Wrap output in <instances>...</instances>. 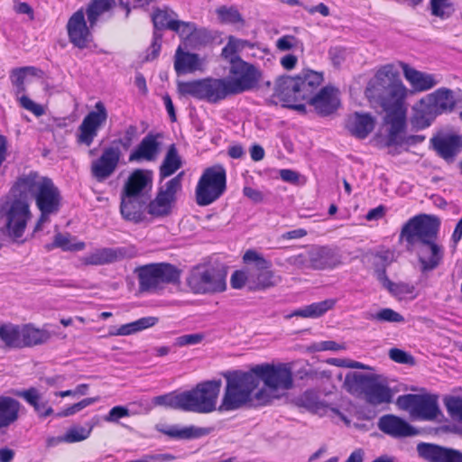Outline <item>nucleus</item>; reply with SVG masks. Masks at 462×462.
Returning a JSON list of instances; mask_svg holds the SVG:
<instances>
[{
    "mask_svg": "<svg viewBox=\"0 0 462 462\" xmlns=\"http://www.w3.org/2000/svg\"><path fill=\"white\" fill-rule=\"evenodd\" d=\"M407 92V88L399 79V73L393 64L382 66L365 89L366 97L377 103L385 112L384 121L390 125L386 139L387 146L402 145L403 143Z\"/></svg>",
    "mask_w": 462,
    "mask_h": 462,
    "instance_id": "1",
    "label": "nucleus"
},
{
    "mask_svg": "<svg viewBox=\"0 0 462 462\" xmlns=\"http://www.w3.org/2000/svg\"><path fill=\"white\" fill-rule=\"evenodd\" d=\"M252 47L253 44L249 41L230 35L221 50L220 56L227 64L226 77L224 79L234 96L256 88L261 81V70L239 55L245 48Z\"/></svg>",
    "mask_w": 462,
    "mask_h": 462,
    "instance_id": "2",
    "label": "nucleus"
},
{
    "mask_svg": "<svg viewBox=\"0 0 462 462\" xmlns=\"http://www.w3.org/2000/svg\"><path fill=\"white\" fill-rule=\"evenodd\" d=\"M323 81V72L304 69L293 77H280L275 83L273 97L282 106L305 114L306 105L319 91Z\"/></svg>",
    "mask_w": 462,
    "mask_h": 462,
    "instance_id": "3",
    "label": "nucleus"
},
{
    "mask_svg": "<svg viewBox=\"0 0 462 462\" xmlns=\"http://www.w3.org/2000/svg\"><path fill=\"white\" fill-rule=\"evenodd\" d=\"M250 370L256 377L257 387L260 382L263 384L254 394L257 405H268L285 396L287 391L293 388V374L289 364L264 363L256 365Z\"/></svg>",
    "mask_w": 462,
    "mask_h": 462,
    "instance_id": "4",
    "label": "nucleus"
},
{
    "mask_svg": "<svg viewBox=\"0 0 462 462\" xmlns=\"http://www.w3.org/2000/svg\"><path fill=\"white\" fill-rule=\"evenodd\" d=\"M10 195L12 202H60V194L51 179L39 175L36 171H30L17 178L12 188Z\"/></svg>",
    "mask_w": 462,
    "mask_h": 462,
    "instance_id": "5",
    "label": "nucleus"
},
{
    "mask_svg": "<svg viewBox=\"0 0 462 462\" xmlns=\"http://www.w3.org/2000/svg\"><path fill=\"white\" fill-rule=\"evenodd\" d=\"M226 385L218 407L219 411H229L255 402L254 391L257 389L256 377L249 372H235L226 375Z\"/></svg>",
    "mask_w": 462,
    "mask_h": 462,
    "instance_id": "6",
    "label": "nucleus"
},
{
    "mask_svg": "<svg viewBox=\"0 0 462 462\" xmlns=\"http://www.w3.org/2000/svg\"><path fill=\"white\" fill-rule=\"evenodd\" d=\"M177 90L181 97H191L212 104L234 96L224 78L208 77L189 81H180L177 84Z\"/></svg>",
    "mask_w": 462,
    "mask_h": 462,
    "instance_id": "7",
    "label": "nucleus"
},
{
    "mask_svg": "<svg viewBox=\"0 0 462 462\" xmlns=\"http://www.w3.org/2000/svg\"><path fill=\"white\" fill-rule=\"evenodd\" d=\"M134 273L136 274L140 292H156L166 284L178 283L180 271L168 263H154L138 266Z\"/></svg>",
    "mask_w": 462,
    "mask_h": 462,
    "instance_id": "8",
    "label": "nucleus"
},
{
    "mask_svg": "<svg viewBox=\"0 0 462 462\" xmlns=\"http://www.w3.org/2000/svg\"><path fill=\"white\" fill-rule=\"evenodd\" d=\"M243 261L249 270V290L263 291L276 286L282 278L273 271V263L254 249L247 250Z\"/></svg>",
    "mask_w": 462,
    "mask_h": 462,
    "instance_id": "9",
    "label": "nucleus"
},
{
    "mask_svg": "<svg viewBox=\"0 0 462 462\" xmlns=\"http://www.w3.org/2000/svg\"><path fill=\"white\" fill-rule=\"evenodd\" d=\"M221 380L206 381L182 393L183 411L208 413L216 410Z\"/></svg>",
    "mask_w": 462,
    "mask_h": 462,
    "instance_id": "10",
    "label": "nucleus"
},
{
    "mask_svg": "<svg viewBox=\"0 0 462 462\" xmlns=\"http://www.w3.org/2000/svg\"><path fill=\"white\" fill-rule=\"evenodd\" d=\"M226 171L220 164L206 168L195 189L196 202H215L226 190Z\"/></svg>",
    "mask_w": 462,
    "mask_h": 462,
    "instance_id": "11",
    "label": "nucleus"
},
{
    "mask_svg": "<svg viewBox=\"0 0 462 462\" xmlns=\"http://www.w3.org/2000/svg\"><path fill=\"white\" fill-rule=\"evenodd\" d=\"M186 282L189 289L195 294H211L226 290L225 275L208 264L193 267L187 276Z\"/></svg>",
    "mask_w": 462,
    "mask_h": 462,
    "instance_id": "12",
    "label": "nucleus"
},
{
    "mask_svg": "<svg viewBox=\"0 0 462 462\" xmlns=\"http://www.w3.org/2000/svg\"><path fill=\"white\" fill-rule=\"evenodd\" d=\"M31 217L29 204H0V225L13 242L23 241Z\"/></svg>",
    "mask_w": 462,
    "mask_h": 462,
    "instance_id": "13",
    "label": "nucleus"
},
{
    "mask_svg": "<svg viewBox=\"0 0 462 462\" xmlns=\"http://www.w3.org/2000/svg\"><path fill=\"white\" fill-rule=\"evenodd\" d=\"M440 221L433 215L420 214L407 221L400 234L410 245L416 242L437 240Z\"/></svg>",
    "mask_w": 462,
    "mask_h": 462,
    "instance_id": "14",
    "label": "nucleus"
},
{
    "mask_svg": "<svg viewBox=\"0 0 462 462\" xmlns=\"http://www.w3.org/2000/svg\"><path fill=\"white\" fill-rule=\"evenodd\" d=\"M107 117L108 114L105 104L102 101H97L94 106V110L87 114L79 126L76 135L77 143L89 147Z\"/></svg>",
    "mask_w": 462,
    "mask_h": 462,
    "instance_id": "15",
    "label": "nucleus"
},
{
    "mask_svg": "<svg viewBox=\"0 0 462 462\" xmlns=\"http://www.w3.org/2000/svg\"><path fill=\"white\" fill-rule=\"evenodd\" d=\"M89 25L85 19L83 8H79L69 18L66 29L69 42L80 50L88 48L93 41Z\"/></svg>",
    "mask_w": 462,
    "mask_h": 462,
    "instance_id": "16",
    "label": "nucleus"
},
{
    "mask_svg": "<svg viewBox=\"0 0 462 462\" xmlns=\"http://www.w3.org/2000/svg\"><path fill=\"white\" fill-rule=\"evenodd\" d=\"M121 155L118 145L105 147L100 157L91 162L90 170L93 177L99 181L110 177L117 168Z\"/></svg>",
    "mask_w": 462,
    "mask_h": 462,
    "instance_id": "17",
    "label": "nucleus"
},
{
    "mask_svg": "<svg viewBox=\"0 0 462 462\" xmlns=\"http://www.w3.org/2000/svg\"><path fill=\"white\" fill-rule=\"evenodd\" d=\"M320 116H328L334 114L340 106L338 90L332 86L320 88L308 103Z\"/></svg>",
    "mask_w": 462,
    "mask_h": 462,
    "instance_id": "18",
    "label": "nucleus"
},
{
    "mask_svg": "<svg viewBox=\"0 0 462 462\" xmlns=\"http://www.w3.org/2000/svg\"><path fill=\"white\" fill-rule=\"evenodd\" d=\"M362 398L367 404L379 407L391 403L393 393L384 378L374 374Z\"/></svg>",
    "mask_w": 462,
    "mask_h": 462,
    "instance_id": "19",
    "label": "nucleus"
},
{
    "mask_svg": "<svg viewBox=\"0 0 462 462\" xmlns=\"http://www.w3.org/2000/svg\"><path fill=\"white\" fill-rule=\"evenodd\" d=\"M417 450L421 457L430 462H462V453L453 448L429 443H420Z\"/></svg>",
    "mask_w": 462,
    "mask_h": 462,
    "instance_id": "20",
    "label": "nucleus"
},
{
    "mask_svg": "<svg viewBox=\"0 0 462 462\" xmlns=\"http://www.w3.org/2000/svg\"><path fill=\"white\" fill-rule=\"evenodd\" d=\"M430 143L439 157L447 162H452L462 150V136L457 134L434 136L430 139Z\"/></svg>",
    "mask_w": 462,
    "mask_h": 462,
    "instance_id": "21",
    "label": "nucleus"
},
{
    "mask_svg": "<svg viewBox=\"0 0 462 462\" xmlns=\"http://www.w3.org/2000/svg\"><path fill=\"white\" fill-rule=\"evenodd\" d=\"M128 256L125 247H103L94 250L81 258L84 265H104L121 261Z\"/></svg>",
    "mask_w": 462,
    "mask_h": 462,
    "instance_id": "22",
    "label": "nucleus"
},
{
    "mask_svg": "<svg viewBox=\"0 0 462 462\" xmlns=\"http://www.w3.org/2000/svg\"><path fill=\"white\" fill-rule=\"evenodd\" d=\"M374 126L375 118L369 113L350 114L345 123L346 129L358 139L366 138L374 131Z\"/></svg>",
    "mask_w": 462,
    "mask_h": 462,
    "instance_id": "23",
    "label": "nucleus"
},
{
    "mask_svg": "<svg viewBox=\"0 0 462 462\" xmlns=\"http://www.w3.org/2000/svg\"><path fill=\"white\" fill-rule=\"evenodd\" d=\"M378 428L383 433L394 438L413 436L416 430L402 419L387 414L382 416L378 420Z\"/></svg>",
    "mask_w": 462,
    "mask_h": 462,
    "instance_id": "24",
    "label": "nucleus"
},
{
    "mask_svg": "<svg viewBox=\"0 0 462 462\" xmlns=\"http://www.w3.org/2000/svg\"><path fill=\"white\" fill-rule=\"evenodd\" d=\"M399 64L402 69L404 78L415 91H427L437 85L433 75L417 70L402 61Z\"/></svg>",
    "mask_w": 462,
    "mask_h": 462,
    "instance_id": "25",
    "label": "nucleus"
},
{
    "mask_svg": "<svg viewBox=\"0 0 462 462\" xmlns=\"http://www.w3.org/2000/svg\"><path fill=\"white\" fill-rule=\"evenodd\" d=\"M158 135L153 134H146L137 147L130 153V162L154 161L160 151Z\"/></svg>",
    "mask_w": 462,
    "mask_h": 462,
    "instance_id": "26",
    "label": "nucleus"
},
{
    "mask_svg": "<svg viewBox=\"0 0 462 462\" xmlns=\"http://www.w3.org/2000/svg\"><path fill=\"white\" fill-rule=\"evenodd\" d=\"M418 255L423 270H432L439 263L442 257L440 246L436 240L419 242Z\"/></svg>",
    "mask_w": 462,
    "mask_h": 462,
    "instance_id": "27",
    "label": "nucleus"
},
{
    "mask_svg": "<svg viewBox=\"0 0 462 462\" xmlns=\"http://www.w3.org/2000/svg\"><path fill=\"white\" fill-rule=\"evenodd\" d=\"M440 413L438 397L431 394H419L413 417L423 420H433Z\"/></svg>",
    "mask_w": 462,
    "mask_h": 462,
    "instance_id": "28",
    "label": "nucleus"
},
{
    "mask_svg": "<svg viewBox=\"0 0 462 462\" xmlns=\"http://www.w3.org/2000/svg\"><path fill=\"white\" fill-rule=\"evenodd\" d=\"M201 60L197 53H191L182 50L179 46L174 55V69L178 75L193 73L201 69Z\"/></svg>",
    "mask_w": 462,
    "mask_h": 462,
    "instance_id": "29",
    "label": "nucleus"
},
{
    "mask_svg": "<svg viewBox=\"0 0 462 462\" xmlns=\"http://www.w3.org/2000/svg\"><path fill=\"white\" fill-rule=\"evenodd\" d=\"M310 269L324 270L338 263L334 252L328 247H314L308 251Z\"/></svg>",
    "mask_w": 462,
    "mask_h": 462,
    "instance_id": "30",
    "label": "nucleus"
},
{
    "mask_svg": "<svg viewBox=\"0 0 462 462\" xmlns=\"http://www.w3.org/2000/svg\"><path fill=\"white\" fill-rule=\"evenodd\" d=\"M373 374L348 372L344 378L342 388L349 394L362 398Z\"/></svg>",
    "mask_w": 462,
    "mask_h": 462,
    "instance_id": "31",
    "label": "nucleus"
},
{
    "mask_svg": "<svg viewBox=\"0 0 462 462\" xmlns=\"http://www.w3.org/2000/svg\"><path fill=\"white\" fill-rule=\"evenodd\" d=\"M427 101L438 114L453 110L456 104L453 91L446 88H440L430 94Z\"/></svg>",
    "mask_w": 462,
    "mask_h": 462,
    "instance_id": "32",
    "label": "nucleus"
},
{
    "mask_svg": "<svg viewBox=\"0 0 462 462\" xmlns=\"http://www.w3.org/2000/svg\"><path fill=\"white\" fill-rule=\"evenodd\" d=\"M21 403L9 396H0V429L7 428L19 418Z\"/></svg>",
    "mask_w": 462,
    "mask_h": 462,
    "instance_id": "33",
    "label": "nucleus"
},
{
    "mask_svg": "<svg viewBox=\"0 0 462 462\" xmlns=\"http://www.w3.org/2000/svg\"><path fill=\"white\" fill-rule=\"evenodd\" d=\"M337 303L336 299H327L325 300L307 305L300 310H294L286 318L301 317L308 319H317L323 316L327 311L332 310Z\"/></svg>",
    "mask_w": 462,
    "mask_h": 462,
    "instance_id": "34",
    "label": "nucleus"
},
{
    "mask_svg": "<svg viewBox=\"0 0 462 462\" xmlns=\"http://www.w3.org/2000/svg\"><path fill=\"white\" fill-rule=\"evenodd\" d=\"M156 430L169 437L181 439H198L210 433V429L199 428L196 426H189L184 428L170 426L167 428H162L161 425H157Z\"/></svg>",
    "mask_w": 462,
    "mask_h": 462,
    "instance_id": "35",
    "label": "nucleus"
},
{
    "mask_svg": "<svg viewBox=\"0 0 462 462\" xmlns=\"http://www.w3.org/2000/svg\"><path fill=\"white\" fill-rule=\"evenodd\" d=\"M151 185V179L142 171H134L128 178L124 193L127 198H135L141 195Z\"/></svg>",
    "mask_w": 462,
    "mask_h": 462,
    "instance_id": "36",
    "label": "nucleus"
},
{
    "mask_svg": "<svg viewBox=\"0 0 462 462\" xmlns=\"http://www.w3.org/2000/svg\"><path fill=\"white\" fill-rule=\"evenodd\" d=\"M433 108L427 100L420 101L413 107V114L411 118V125L415 130H422L429 127L432 121Z\"/></svg>",
    "mask_w": 462,
    "mask_h": 462,
    "instance_id": "37",
    "label": "nucleus"
},
{
    "mask_svg": "<svg viewBox=\"0 0 462 462\" xmlns=\"http://www.w3.org/2000/svg\"><path fill=\"white\" fill-rule=\"evenodd\" d=\"M50 338L51 333L48 330L35 328L32 324L22 325V348L44 344Z\"/></svg>",
    "mask_w": 462,
    "mask_h": 462,
    "instance_id": "38",
    "label": "nucleus"
},
{
    "mask_svg": "<svg viewBox=\"0 0 462 462\" xmlns=\"http://www.w3.org/2000/svg\"><path fill=\"white\" fill-rule=\"evenodd\" d=\"M159 321L156 317H144L135 321L121 325L116 331L109 332L110 336H130L155 326Z\"/></svg>",
    "mask_w": 462,
    "mask_h": 462,
    "instance_id": "39",
    "label": "nucleus"
},
{
    "mask_svg": "<svg viewBox=\"0 0 462 462\" xmlns=\"http://www.w3.org/2000/svg\"><path fill=\"white\" fill-rule=\"evenodd\" d=\"M116 5V0H90L86 11H84L88 16L89 26L94 27L98 18L105 13L112 10Z\"/></svg>",
    "mask_w": 462,
    "mask_h": 462,
    "instance_id": "40",
    "label": "nucleus"
},
{
    "mask_svg": "<svg viewBox=\"0 0 462 462\" xmlns=\"http://www.w3.org/2000/svg\"><path fill=\"white\" fill-rule=\"evenodd\" d=\"M182 166V161L179 155L174 143L171 144L167 150L165 157L160 167V176L167 178L174 174Z\"/></svg>",
    "mask_w": 462,
    "mask_h": 462,
    "instance_id": "41",
    "label": "nucleus"
},
{
    "mask_svg": "<svg viewBox=\"0 0 462 462\" xmlns=\"http://www.w3.org/2000/svg\"><path fill=\"white\" fill-rule=\"evenodd\" d=\"M178 14L170 9H156L152 16V23L157 30H177Z\"/></svg>",
    "mask_w": 462,
    "mask_h": 462,
    "instance_id": "42",
    "label": "nucleus"
},
{
    "mask_svg": "<svg viewBox=\"0 0 462 462\" xmlns=\"http://www.w3.org/2000/svg\"><path fill=\"white\" fill-rule=\"evenodd\" d=\"M0 339L11 348H22V325L11 323L0 326Z\"/></svg>",
    "mask_w": 462,
    "mask_h": 462,
    "instance_id": "43",
    "label": "nucleus"
},
{
    "mask_svg": "<svg viewBox=\"0 0 462 462\" xmlns=\"http://www.w3.org/2000/svg\"><path fill=\"white\" fill-rule=\"evenodd\" d=\"M15 394L23 398L42 417H47L53 412V410L47 406L46 402H41L42 397L36 388L32 387L25 391H17Z\"/></svg>",
    "mask_w": 462,
    "mask_h": 462,
    "instance_id": "44",
    "label": "nucleus"
},
{
    "mask_svg": "<svg viewBox=\"0 0 462 462\" xmlns=\"http://www.w3.org/2000/svg\"><path fill=\"white\" fill-rule=\"evenodd\" d=\"M375 275L378 279V281L382 283V285L386 288L390 293H392L393 296L402 298L405 295L411 294L413 292V286H411L407 283H394L391 282L385 273L384 268H377L375 270Z\"/></svg>",
    "mask_w": 462,
    "mask_h": 462,
    "instance_id": "45",
    "label": "nucleus"
},
{
    "mask_svg": "<svg viewBox=\"0 0 462 462\" xmlns=\"http://www.w3.org/2000/svg\"><path fill=\"white\" fill-rule=\"evenodd\" d=\"M184 172L181 171L174 178L170 180L163 188H162L152 202H174L177 192L181 189V180Z\"/></svg>",
    "mask_w": 462,
    "mask_h": 462,
    "instance_id": "46",
    "label": "nucleus"
},
{
    "mask_svg": "<svg viewBox=\"0 0 462 462\" xmlns=\"http://www.w3.org/2000/svg\"><path fill=\"white\" fill-rule=\"evenodd\" d=\"M120 213L125 220L134 224L147 221L144 204H120Z\"/></svg>",
    "mask_w": 462,
    "mask_h": 462,
    "instance_id": "47",
    "label": "nucleus"
},
{
    "mask_svg": "<svg viewBox=\"0 0 462 462\" xmlns=\"http://www.w3.org/2000/svg\"><path fill=\"white\" fill-rule=\"evenodd\" d=\"M429 7L430 14L440 20L449 19L456 12L453 0H430Z\"/></svg>",
    "mask_w": 462,
    "mask_h": 462,
    "instance_id": "48",
    "label": "nucleus"
},
{
    "mask_svg": "<svg viewBox=\"0 0 462 462\" xmlns=\"http://www.w3.org/2000/svg\"><path fill=\"white\" fill-rule=\"evenodd\" d=\"M85 246L84 242L72 243L70 235L58 233L55 235L53 244L50 247L61 248L63 251H81Z\"/></svg>",
    "mask_w": 462,
    "mask_h": 462,
    "instance_id": "49",
    "label": "nucleus"
},
{
    "mask_svg": "<svg viewBox=\"0 0 462 462\" xmlns=\"http://www.w3.org/2000/svg\"><path fill=\"white\" fill-rule=\"evenodd\" d=\"M152 403L154 405L165 406V407L183 411L182 393H178V394L168 393V394L156 396L153 398Z\"/></svg>",
    "mask_w": 462,
    "mask_h": 462,
    "instance_id": "50",
    "label": "nucleus"
},
{
    "mask_svg": "<svg viewBox=\"0 0 462 462\" xmlns=\"http://www.w3.org/2000/svg\"><path fill=\"white\" fill-rule=\"evenodd\" d=\"M216 13L222 23L232 24L244 23L241 14L234 6L227 7L226 5H222L216 10Z\"/></svg>",
    "mask_w": 462,
    "mask_h": 462,
    "instance_id": "51",
    "label": "nucleus"
},
{
    "mask_svg": "<svg viewBox=\"0 0 462 462\" xmlns=\"http://www.w3.org/2000/svg\"><path fill=\"white\" fill-rule=\"evenodd\" d=\"M93 426L86 429L81 426L70 428L63 436V442L74 443L87 439L92 431Z\"/></svg>",
    "mask_w": 462,
    "mask_h": 462,
    "instance_id": "52",
    "label": "nucleus"
},
{
    "mask_svg": "<svg viewBox=\"0 0 462 462\" xmlns=\"http://www.w3.org/2000/svg\"><path fill=\"white\" fill-rule=\"evenodd\" d=\"M371 319L377 321L390 323H402L405 320L402 315L389 308L382 309L375 314L372 315Z\"/></svg>",
    "mask_w": 462,
    "mask_h": 462,
    "instance_id": "53",
    "label": "nucleus"
},
{
    "mask_svg": "<svg viewBox=\"0 0 462 462\" xmlns=\"http://www.w3.org/2000/svg\"><path fill=\"white\" fill-rule=\"evenodd\" d=\"M146 206L147 221L152 218L163 217L172 211L171 204H144Z\"/></svg>",
    "mask_w": 462,
    "mask_h": 462,
    "instance_id": "54",
    "label": "nucleus"
},
{
    "mask_svg": "<svg viewBox=\"0 0 462 462\" xmlns=\"http://www.w3.org/2000/svg\"><path fill=\"white\" fill-rule=\"evenodd\" d=\"M26 70H31L33 72L34 70H36V68L24 67L14 69L12 71L11 79L13 85L16 88V95H19L20 93L25 91L24 79Z\"/></svg>",
    "mask_w": 462,
    "mask_h": 462,
    "instance_id": "55",
    "label": "nucleus"
},
{
    "mask_svg": "<svg viewBox=\"0 0 462 462\" xmlns=\"http://www.w3.org/2000/svg\"><path fill=\"white\" fill-rule=\"evenodd\" d=\"M419 394H404L400 395L396 400L397 406L404 411H409L410 414L413 417V411L416 408V402Z\"/></svg>",
    "mask_w": 462,
    "mask_h": 462,
    "instance_id": "56",
    "label": "nucleus"
},
{
    "mask_svg": "<svg viewBox=\"0 0 462 462\" xmlns=\"http://www.w3.org/2000/svg\"><path fill=\"white\" fill-rule=\"evenodd\" d=\"M137 135V126L134 125H128L125 132L123 138L114 141L113 144H120L125 150H128L133 144L135 137Z\"/></svg>",
    "mask_w": 462,
    "mask_h": 462,
    "instance_id": "57",
    "label": "nucleus"
},
{
    "mask_svg": "<svg viewBox=\"0 0 462 462\" xmlns=\"http://www.w3.org/2000/svg\"><path fill=\"white\" fill-rule=\"evenodd\" d=\"M18 101L23 108L30 111L35 116H42L45 112L42 105L36 104L27 96H21Z\"/></svg>",
    "mask_w": 462,
    "mask_h": 462,
    "instance_id": "58",
    "label": "nucleus"
},
{
    "mask_svg": "<svg viewBox=\"0 0 462 462\" xmlns=\"http://www.w3.org/2000/svg\"><path fill=\"white\" fill-rule=\"evenodd\" d=\"M445 404L449 414L462 421V397H450Z\"/></svg>",
    "mask_w": 462,
    "mask_h": 462,
    "instance_id": "59",
    "label": "nucleus"
},
{
    "mask_svg": "<svg viewBox=\"0 0 462 462\" xmlns=\"http://www.w3.org/2000/svg\"><path fill=\"white\" fill-rule=\"evenodd\" d=\"M389 357L398 364L414 365L415 363L412 356L400 348H391Z\"/></svg>",
    "mask_w": 462,
    "mask_h": 462,
    "instance_id": "60",
    "label": "nucleus"
},
{
    "mask_svg": "<svg viewBox=\"0 0 462 462\" xmlns=\"http://www.w3.org/2000/svg\"><path fill=\"white\" fill-rule=\"evenodd\" d=\"M231 285L235 289H241L245 285L249 288V270L236 271L231 276Z\"/></svg>",
    "mask_w": 462,
    "mask_h": 462,
    "instance_id": "61",
    "label": "nucleus"
},
{
    "mask_svg": "<svg viewBox=\"0 0 462 462\" xmlns=\"http://www.w3.org/2000/svg\"><path fill=\"white\" fill-rule=\"evenodd\" d=\"M130 415L129 410L125 406L113 407L107 415L104 417L106 422L116 423L120 419Z\"/></svg>",
    "mask_w": 462,
    "mask_h": 462,
    "instance_id": "62",
    "label": "nucleus"
},
{
    "mask_svg": "<svg viewBox=\"0 0 462 462\" xmlns=\"http://www.w3.org/2000/svg\"><path fill=\"white\" fill-rule=\"evenodd\" d=\"M204 338V335L201 333L187 334L178 337L175 341L177 346H185L199 344Z\"/></svg>",
    "mask_w": 462,
    "mask_h": 462,
    "instance_id": "63",
    "label": "nucleus"
},
{
    "mask_svg": "<svg viewBox=\"0 0 462 462\" xmlns=\"http://www.w3.org/2000/svg\"><path fill=\"white\" fill-rule=\"evenodd\" d=\"M308 256V252L292 255L287 259V263L298 269H310V263Z\"/></svg>",
    "mask_w": 462,
    "mask_h": 462,
    "instance_id": "64",
    "label": "nucleus"
}]
</instances>
